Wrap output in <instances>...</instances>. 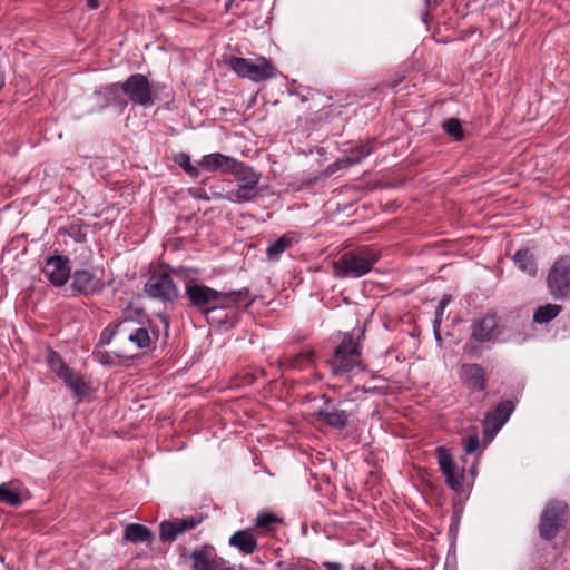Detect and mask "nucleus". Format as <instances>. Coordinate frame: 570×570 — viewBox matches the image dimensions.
<instances>
[{
  "label": "nucleus",
  "mask_w": 570,
  "mask_h": 570,
  "mask_svg": "<svg viewBox=\"0 0 570 570\" xmlns=\"http://www.w3.org/2000/svg\"><path fill=\"white\" fill-rule=\"evenodd\" d=\"M105 92L114 97V105L126 107L128 101L145 108L155 104L154 90L142 73H132L122 82L110 83L105 87Z\"/></svg>",
  "instance_id": "f257e3e1"
},
{
  "label": "nucleus",
  "mask_w": 570,
  "mask_h": 570,
  "mask_svg": "<svg viewBox=\"0 0 570 570\" xmlns=\"http://www.w3.org/2000/svg\"><path fill=\"white\" fill-rule=\"evenodd\" d=\"M363 337V331L356 337L348 332L343 335L342 341L334 348L333 355L326 361L333 376L351 374L355 370L365 371L362 361Z\"/></svg>",
  "instance_id": "f03ea898"
},
{
  "label": "nucleus",
  "mask_w": 570,
  "mask_h": 570,
  "mask_svg": "<svg viewBox=\"0 0 570 570\" xmlns=\"http://www.w3.org/2000/svg\"><path fill=\"white\" fill-rule=\"evenodd\" d=\"M379 261V254L363 246L343 253L333 262L334 275L338 278H360L370 273Z\"/></svg>",
  "instance_id": "7ed1b4c3"
},
{
  "label": "nucleus",
  "mask_w": 570,
  "mask_h": 570,
  "mask_svg": "<svg viewBox=\"0 0 570 570\" xmlns=\"http://www.w3.org/2000/svg\"><path fill=\"white\" fill-rule=\"evenodd\" d=\"M435 455L446 485L459 495L469 494L476 478V463L470 466V480H468L464 466L459 468L456 465L453 455L448 449L444 446H438Z\"/></svg>",
  "instance_id": "20e7f679"
},
{
  "label": "nucleus",
  "mask_w": 570,
  "mask_h": 570,
  "mask_svg": "<svg viewBox=\"0 0 570 570\" xmlns=\"http://www.w3.org/2000/svg\"><path fill=\"white\" fill-rule=\"evenodd\" d=\"M569 520V505L566 501L552 499L543 507L539 523V537L551 541L566 528Z\"/></svg>",
  "instance_id": "39448f33"
},
{
  "label": "nucleus",
  "mask_w": 570,
  "mask_h": 570,
  "mask_svg": "<svg viewBox=\"0 0 570 570\" xmlns=\"http://www.w3.org/2000/svg\"><path fill=\"white\" fill-rule=\"evenodd\" d=\"M227 65L238 77L253 82H263L277 76L276 67L263 56L255 59L232 56Z\"/></svg>",
  "instance_id": "423d86ee"
},
{
  "label": "nucleus",
  "mask_w": 570,
  "mask_h": 570,
  "mask_svg": "<svg viewBox=\"0 0 570 570\" xmlns=\"http://www.w3.org/2000/svg\"><path fill=\"white\" fill-rule=\"evenodd\" d=\"M238 165L229 173L235 176L237 188L229 191L228 199L236 203L253 202L259 196L261 174L243 161L238 160Z\"/></svg>",
  "instance_id": "0eeeda50"
},
{
  "label": "nucleus",
  "mask_w": 570,
  "mask_h": 570,
  "mask_svg": "<svg viewBox=\"0 0 570 570\" xmlns=\"http://www.w3.org/2000/svg\"><path fill=\"white\" fill-rule=\"evenodd\" d=\"M185 297L188 306L198 311L209 320V315L214 312V303L222 298V292L214 289L194 278L185 281Z\"/></svg>",
  "instance_id": "6e6552de"
},
{
  "label": "nucleus",
  "mask_w": 570,
  "mask_h": 570,
  "mask_svg": "<svg viewBox=\"0 0 570 570\" xmlns=\"http://www.w3.org/2000/svg\"><path fill=\"white\" fill-rule=\"evenodd\" d=\"M46 363L51 372H53L63 383L73 392V394L81 399L87 395L90 386L83 381L82 376L75 373L61 355L52 348H48L46 353Z\"/></svg>",
  "instance_id": "1a4fd4ad"
},
{
  "label": "nucleus",
  "mask_w": 570,
  "mask_h": 570,
  "mask_svg": "<svg viewBox=\"0 0 570 570\" xmlns=\"http://www.w3.org/2000/svg\"><path fill=\"white\" fill-rule=\"evenodd\" d=\"M549 294L559 301L570 298V255L558 257L547 275Z\"/></svg>",
  "instance_id": "9d476101"
},
{
  "label": "nucleus",
  "mask_w": 570,
  "mask_h": 570,
  "mask_svg": "<svg viewBox=\"0 0 570 570\" xmlns=\"http://www.w3.org/2000/svg\"><path fill=\"white\" fill-rule=\"evenodd\" d=\"M145 293L165 304H175L180 294L168 272H154L144 286Z\"/></svg>",
  "instance_id": "9b49d317"
},
{
  "label": "nucleus",
  "mask_w": 570,
  "mask_h": 570,
  "mask_svg": "<svg viewBox=\"0 0 570 570\" xmlns=\"http://www.w3.org/2000/svg\"><path fill=\"white\" fill-rule=\"evenodd\" d=\"M322 399L324 400L323 406L314 413L316 420L321 424L334 430L342 431L346 429L352 413L341 409L344 401L336 402L326 395H323Z\"/></svg>",
  "instance_id": "f8f14e48"
},
{
  "label": "nucleus",
  "mask_w": 570,
  "mask_h": 570,
  "mask_svg": "<svg viewBox=\"0 0 570 570\" xmlns=\"http://www.w3.org/2000/svg\"><path fill=\"white\" fill-rule=\"evenodd\" d=\"M499 317L494 312H488L475 318L471 324V340L479 343H494L499 336Z\"/></svg>",
  "instance_id": "ddd939ff"
},
{
  "label": "nucleus",
  "mask_w": 570,
  "mask_h": 570,
  "mask_svg": "<svg viewBox=\"0 0 570 570\" xmlns=\"http://www.w3.org/2000/svg\"><path fill=\"white\" fill-rule=\"evenodd\" d=\"M70 263L69 257L55 254L46 258L42 272L53 286L60 287L71 277Z\"/></svg>",
  "instance_id": "4468645a"
},
{
  "label": "nucleus",
  "mask_w": 570,
  "mask_h": 570,
  "mask_svg": "<svg viewBox=\"0 0 570 570\" xmlns=\"http://www.w3.org/2000/svg\"><path fill=\"white\" fill-rule=\"evenodd\" d=\"M204 521L202 515H190L174 521L165 520L159 524V538L163 542H171L184 532L190 531Z\"/></svg>",
  "instance_id": "2eb2a0df"
},
{
  "label": "nucleus",
  "mask_w": 570,
  "mask_h": 570,
  "mask_svg": "<svg viewBox=\"0 0 570 570\" xmlns=\"http://www.w3.org/2000/svg\"><path fill=\"white\" fill-rule=\"evenodd\" d=\"M458 374L462 384L472 393L484 392L488 387L485 370L479 363L462 364Z\"/></svg>",
  "instance_id": "dca6fc26"
},
{
  "label": "nucleus",
  "mask_w": 570,
  "mask_h": 570,
  "mask_svg": "<svg viewBox=\"0 0 570 570\" xmlns=\"http://www.w3.org/2000/svg\"><path fill=\"white\" fill-rule=\"evenodd\" d=\"M194 570H215L227 564V561L219 557L214 546L206 543L193 550L189 554Z\"/></svg>",
  "instance_id": "f3484780"
},
{
  "label": "nucleus",
  "mask_w": 570,
  "mask_h": 570,
  "mask_svg": "<svg viewBox=\"0 0 570 570\" xmlns=\"http://www.w3.org/2000/svg\"><path fill=\"white\" fill-rule=\"evenodd\" d=\"M71 287L78 294L92 296L105 288V282L88 269H77L71 275Z\"/></svg>",
  "instance_id": "a211bd4d"
},
{
  "label": "nucleus",
  "mask_w": 570,
  "mask_h": 570,
  "mask_svg": "<svg viewBox=\"0 0 570 570\" xmlns=\"http://www.w3.org/2000/svg\"><path fill=\"white\" fill-rule=\"evenodd\" d=\"M375 139L360 142L346 151L345 156L328 165L327 171L334 173L337 169L347 168L352 165L361 163L364 158L370 156L373 151V144Z\"/></svg>",
  "instance_id": "6ab92c4d"
},
{
  "label": "nucleus",
  "mask_w": 570,
  "mask_h": 570,
  "mask_svg": "<svg viewBox=\"0 0 570 570\" xmlns=\"http://www.w3.org/2000/svg\"><path fill=\"white\" fill-rule=\"evenodd\" d=\"M223 297L218 298L214 303V312L217 309H227L245 303L246 306H250L255 297L253 296L248 287H244L237 291L222 292Z\"/></svg>",
  "instance_id": "aec40b11"
},
{
  "label": "nucleus",
  "mask_w": 570,
  "mask_h": 570,
  "mask_svg": "<svg viewBox=\"0 0 570 570\" xmlns=\"http://www.w3.org/2000/svg\"><path fill=\"white\" fill-rule=\"evenodd\" d=\"M199 166L205 167L209 171H222L229 174L238 165V159L223 155L220 153H213L202 157Z\"/></svg>",
  "instance_id": "412c9836"
},
{
  "label": "nucleus",
  "mask_w": 570,
  "mask_h": 570,
  "mask_svg": "<svg viewBox=\"0 0 570 570\" xmlns=\"http://www.w3.org/2000/svg\"><path fill=\"white\" fill-rule=\"evenodd\" d=\"M515 409V404L511 400L501 401L494 410L489 412L485 416L484 423L487 426L492 428L495 432L499 431L509 420Z\"/></svg>",
  "instance_id": "4be33fe9"
},
{
  "label": "nucleus",
  "mask_w": 570,
  "mask_h": 570,
  "mask_svg": "<svg viewBox=\"0 0 570 570\" xmlns=\"http://www.w3.org/2000/svg\"><path fill=\"white\" fill-rule=\"evenodd\" d=\"M228 544L246 556L253 554L258 548L257 538L250 529L234 532L228 539Z\"/></svg>",
  "instance_id": "5701e85b"
},
{
  "label": "nucleus",
  "mask_w": 570,
  "mask_h": 570,
  "mask_svg": "<svg viewBox=\"0 0 570 570\" xmlns=\"http://www.w3.org/2000/svg\"><path fill=\"white\" fill-rule=\"evenodd\" d=\"M315 361V352L313 350L303 351L295 355L285 356L281 365L288 370H304L312 365Z\"/></svg>",
  "instance_id": "b1692460"
},
{
  "label": "nucleus",
  "mask_w": 570,
  "mask_h": 570,
  "mask_svg": "<svg viewBox=\"0 0 570 570\" xmlns=\"http://www.w3.org/2000/svg\"><path fill=\"white\" fill-rule=\"evenodd\" d=\"M124 538L132 543L151 542L154 533L144 524L129 523L124 530Z\"/></svg>",
  "instance_id": "393cba45"
},
{
  "label": "nucleus",
  "mask_w": 570,
  "mask_h": 570,
  "mask_svg": "<svg viewBox=\"0 0 570 570\" xmlns=\"http://www.w3.org/2000/svg\"><path fill=\"white\" fill-rule=\"evenodd\" d=\"M513 262L517 267L530 276H535L538 272L535 258L528 248H521L513 255Z\"/></svg>",
  "instance_id": "a878e982"
},
{
  "label": "nucleus",
  "mask_w": 570,
  "mask_h": 570,
  "mask_svg": "<svg viewBox=\"0 0 570 570\" xmlns=\"http://www.w3.org/2000/svg\"><path fill=\"white\" fill-rule=\"evenodd\" d=\"M562 311V306L558 304H546L539 306L533 313V322L537 324H546L554 320Z\"/></svg>",
  "instance_id": "bb28decb"
},
{
  "label": "nucleus",
  "mask_w": 570,
  "mask_h": 570,
  "mask_svg": "<svg viewBox=\"0 0 570 570\" xmlns=\"http://www.w3.org/2000/svg\"><path fill=\"white\" fill-rule=\"evenodd\" d=\"M293 238L289 234H284L273 242L266 249L268 261H278L281 255L292 246Z\"/></svg>",
  "instance_id": "cd10ccee"
},
{
  "label": "nucleus",
  "mask_w": 570,
  "mask_h": 570,
  "mask_svg": "<svg viewBox=\"0 0 570 570\" xmlns=\"http://www.w3.org/2000/svg\"><path fill=\"white\" fill-rule=\"evenodd\" d=\"M136 323L132 318H124L122 321L116 324H109L106 328L102 330L99 337V345H108L111 343L114 336L122 331L127 330V327L131 324Z\"/></svg>",
  "instance_id": "c85d7f7f"
},
{
  "label": "nucleus",
  "mask_w": 570,
  "mask_h": 570,
  "mask_svg": "<svg viewBox=\"0 0 570 570\" xmlns=\"http://www.w3.org/2000/svg\"><path fill=\"white\" fill-rule=\"evenodd\" d=\"M283 520L273 512H263L256 517L255 525L266 532L275 531Z\"/></svg>",
  "instance_id": "c756f323"
},
{
  "label": "nucleus",
  "mask_w": 570,
  "mask_h": 570,
  "mask_svg": "<svg viewBox=\"0 0 570 570\" xmlns=\"http://www.w3.org/2000/svg\"><path fill=\"white\" fill-rule=\"evenodd\" d=\"M128 341L135 344L138 348H147L151 344V337L146 327L132 328Z\"/></svg>",
  "instance_id": "7c9ffc66"
},
{
  "label": "nucleus",
  "mask_w": 570,
  "mask_h": 570,
  "mask_svg": "<svg viewBox=\"0 0 570 570\" xmlns=\"http://www.w3.org/2000/svg\"><path fill=\"white\" fill-rule=\"evenodd\" d=\"M442 128L454 141H462L464 139V129L458 118H450L443 121Z\"/></svg>",
  "instance_id": "2f4dec72"
},
{
  "label": "nucleus",
  "mask_w": 570,
  "mask_h": 570,
  "mask_svg": "<svg viewBox=\"0 0 570 570\" xmlns=\"http://www.w3.org/2000/svg\"><path fill=\"white\" fill-rule=\"evenodd\" d=\"M0 502L10 507H20L22 504V498L19 492L12 491L7 484H1Z\"/></svg>",
  "instance_id": "473e14b6"
},
{
  "label": "nucleus",
  "mask_w": 570,
  "mask_h": 570,
  "mask_svg": "<svg viewBox=\"0 0 570 570\" xmlns=\"http://www.w3.org/2000/svg\"><path fill=\"white\" fill-rule=\"evenodd\" d=\"M174 161L180 166L190 177L196 178L199 176V169L198 167L191 165L188 154L179 153L175 155Z\"/></svg>",
  "instance_id": "72a5a7b5"
},
{
  "label": "nucleus",
  "mask_w": 570,
  "mask_h": 570,
  "mask_svg": "<svg viewBox=\"0 0 570 570\" xmlns=\"http://www.w3.org/2000/svg\"><path fill=\"white\" fill-rule=\"evenodd\" d=\"M481 343L475 342L473 340H469L464 343L462 350L465 355L469 357H481L483 354V348L480 346Z\"/></svg>",
  "instance_id": "f704fd0d"
},
{
  "label": "nucleus",
  "mask_w": 570,
  "mask_h": 570,
  "mask_svg": "<svg viewBox=\"0 0 570 570\" xmlns=\"http://www.w3.org/2000/svg\"><path fill=\"white\" fill-rule=\"evenodd\" d=\"M94 357L97 362L106 366L116 365L115 357L107 351H95Z\"/></svg>",
  "instance_id": "c9c22d12"
},
{
  "label": "nucleus",
  "mask_w": 570,
  "mask_h": 570,
  "mask_svg": "<svg viewBox=\"0 0 570 570\" xmlns=\"http://www.w3.org/2000/svg\"><path fill=\"white\" fill-rule=\"evenodd\" d=\"M480 446L478 433L469 434L464 440V450L468 454L475 452Z\"/></svg>",
  "instance_id": "e433bc0d"
},
{
  "label": "nucleus",
  "mask_w": 570,
  "mask_h": 570,
  "mask_svg": "<svg viewBox=\"0 0 570 570\" xmlns=\"http://www.w3.org/2000/svg\"><path fill=\"white\" fill-rule=\"evenodd\" d=\"M277 566L282 570H311L306 563L301 560L291 561V562H278Z\"/></svg>",
  "instance_id": "4c0bfd02"
},
{
  "label": "nucleus",
  "mask_w": 570,
  "mask_h": 570,
  "mask_svg": "<svg viewBox=\"0 0 570 570\" xmlns=\"http://www.w3.org/2000/svg\"><path fill=\"white\" fill-rule=\"evenodd\" d=\"M330 174H332L331 171H327V169L320 176H314V177H311V178H307L305 180H303V185L304 186H313L314 184H316L321 178L323 177H327Z\"/></svg>",
  "instance_id": "58836bf2"
},
{
  "label": "nucleus",
  "mask_w": 570,
  "mask_h": 570,
  "mask_svg": "<svg viewBox=\"0 0 570 570\" xmlns=\"http://www.w3.org/2000/svg\"><path fill=\"white\" fill-rule=\"evenodd\" d=\"M449 302H450V298H449V297H443V298L439 302V304H438V306H436V309H435V316H436V317L442 316V314H443V312H444V309H445L446 305L449 304Z\"/></svg>",
  "instance_id": "ea45409f"
},
{
  "label": "nucleus",
  "mask_w": 570,
  "mask_h": 570,
  "mask_svg": "<svg viewBox=\"0 0 570 570\" xmlns=\"http://www.w3.org/2000/svg\"><path fill=\"white\" fill-rule=\"evenodd\" d=\"M169 269H170V272H169L170 275L173 274V275H175L177 277L185 278V281L188 278V277H185V274H186L187 269L185 267H183V266L170 267Z\"/></svg>",
  "instance_id": "a19ab883"
},
{
  "label": "nucleus",
  "mask_w": 570,
  "mask_h": 570,
  "mask_svg": "<svg viewBox=\"0 0 570 570\" xmlns=\"http://www.w3.org/2000/svg\"><path fill=\"white\" fill-rule=\"evenodd\" d=\"M323 566L327 569V570H341L342 569V564L338 563V562H331V561H326L323 563Z\"/></svg>",
  "instance_id": "79ce46f5"
},
{
  "label": "nucleus",
  "mask_w": 570,
  "mask_h": 570,
  "mask_svg": "<svg viewBox=\"0 0 570 570\" xmlns=\"http://www.w3.org/2000/svg\"><path fill=\"white\" fill-rule=\"evenodd\" d=\"M458 527H459V518L458 517H453L451 525H450V532L456 531Z\"/></svg>",
  "instance_id": "37998d69"
},
{
  "label": "nucleus",
  "mask_w": 570,
  "mask_h": 570,
  "mask_svg": "<svg viewBox=\"0 0 570 570\" xmlns=\"http://www.w3.org/2000/svg\"><path fill=\"white\" fill-rule=\"evenodd\" d=\"M87 7L90 10H95L99 7V1L98 0H87Z\"/></svg>",
  "instance_id": "c03bdc74"
},
{
  "label": "nucleus",
  "mask_w": 570,
  "mask_h": 570,
  "mask_svg": "<svg viewBox=\"0 0 570 570\" xmlns=\"http://www.w3.org/2000/svg\"><path fill=\"white\" fill-rule=\"evenodd\" d=\"M215 570H235V568H234L233 566H227V564H225V566H223V567H218V568H217V569H215Z\"/></svg>",
  "instance_id": "a18cd8bd"
},
{
  "label": "nucleus",
  "mask_w": 570,
  "mask_h": 570,
  "mask_svg": "<svg viewBox=\"0 0 570 570\" xmlns=\"http://www.w3.org/2000/svg\"><path fill=\"white\" fill-rule=\"evenodd\" d=\"M401 82H402V78H396V79H394V80H393V82H392V87H394V88H395V87H397Z\"/></svg>",
  "instance_id": "49530a36"
},
{
  "label": "nucleus",
  "mask_w": 570,
  "mask_h": 570,
  "mask_svg": "<svg viewBox=\"0 0 570 570\" xmlns=\"http://www.w3.org/2000/svg\"><path fill=\"white\" fill-rule=\"evenodd\" d=\"M234 0H228L225 4V10L228 11Z\"/></svg>",
  "instance_id": "de8ad7c7"
},
{
  "label": "nucleus",
  "mask_w": 570,
  "mask_h": 570,
  "mask_svg": "<svg viewBox=\"0 0 570 570\" xmlns=\"http://www.w3.org/2000/svg\"><path fill=\"white\" fill-rule=\"evenodd\" d=\"M434 335H435L436 341H441V335H440L439 331L435 328H434Z\"/></svg>",
  "instance_id": "09e8293b"
},
{
  "label": "nucleus",
  "mask_w": 570,
  "mask_h": 570,
  "mask_svg": "<svg viewBox=\"0 0 570 570\" xmlns=\"http://www.w3.org/2000/svg\"><path fill=\"white\" fill-rule=\"evenodd\" d=\"M4 86V78L0 75V89Z\"/></svg>",
  "instance_id": "8fccbe9b"
},
{
  "label": "nucleus",
  "mask_w": 570,
  "mask_h": 570,
  "mask_svg": "<svg viewBox=\"0 0 570 570\" xmlns=\"http://www.w3.org/2000/svg\"><path fill=\"white\" fill-rule=\"evenodd\" d=\"M199 198H203V199H205V200H208V199H209V197H208L207 195H199Z\"/></svg>",
  "instance_id": "3c124183"
},
{
  "label": "nucleus",
  "mask_w": 570,
  "mask_h": 570,
  "mask_svg": "<svg viewBox=\"0 0 570 570\" xmlns=\"http://www.w3.org/2000/svg\"><path fill=\"white\" fill-rule=\"evenodd\" d=\"M75 239H76L77 242H81V240H82L80 236H79V237H76V236H75Z\"/></svg>",
  "instance_id": "603ef678"
}]
</instances>
